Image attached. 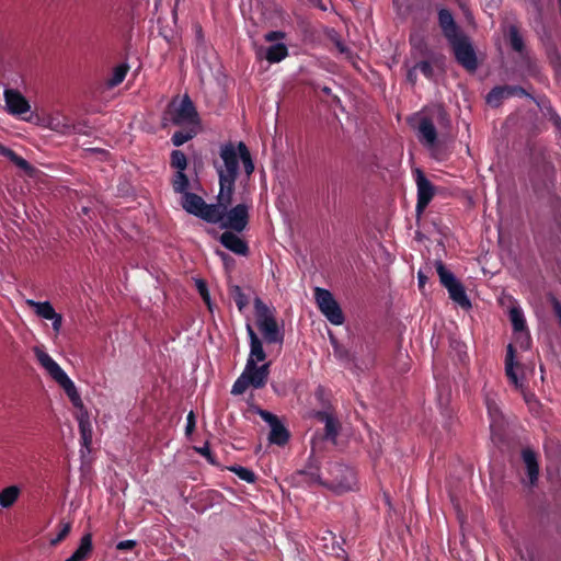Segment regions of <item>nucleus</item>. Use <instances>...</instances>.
<instances>
[{
  "label": "nucleus",
  "mask_w": 561,
  "mask_h": 561,
  "mask_svg": "<svg viewBox=\"0 0 561 561\" xmlns=\"http://www.w3.org/2000/svg\"><path fill=\"white\" fill-rule=\"evenodd\" d=\"M219 157L220 160L214 162L219 179L217 204L208 205L205 203L198 217L208 222L222 226L225 210L232 204L239 160L242 161L248 176L253 173L254 164L248 147L242 141L237 146L232 142L222 145L219 150Z\"/></svg>",
  "instance_id": "1"
},
{
  "label": "nucleus",
  "mask_w": 561,
  "mask_h": 561,
  "mask_svg": "<svg viewBox=\"0 0 561 561\" xmlns=\"http://www.w3.org/2000/svg\"><path fill=\"white\" fill-rule=\"evenodd\" d=\"M245 329L250 339V354L242 374L232 386L231 393L234 396L244 393L249 388H263L270 376V363L257 366L259 362H264L266 358L262 341L251 323H247Z\"/></svg>",
  "instance_id": "2"
},
{
  "label": "nucleus",
  "mask_w": 561,
  "mask_h": 561,
  "mask_svg": "<svg viewBox=\"0 0 561 561\" xmlns=\"http://www.w3.org/2000/svg\"><path fill=\"white\" fill-rule=\"evenodd\" d=\"M33 352L39 365L64 389L72 405L77 409L76 419L78 421V425L89 423L90 417L88 410L83 404L75 382L69 378L59 364L42 347L36 346L33 348Z\"/></svg>",
  "instance_id": "3"
},
{
  "label": "nucleus",
  "mask_w": 561,
  "mask_h": 561,
  "mask_svg": "<svg viewBox=\"0 0 561 561\" xmlns=\"http://www.w3.org/2000/svg\"><path fill=\"white\" fill-rule=\"evenodd\" d=\"M254 309L256 325L264 340L270 344H282L284 341V333L277 324L274 310L266 306L259 297L254 299Z\"/></svg>",
  "instance_id": "4"
},
{
  "label": "nucleus",
  "mask_w": 561,
  "mask_h": 561,
  "mask_svg": "<svg viewBox=\"0 0 561 561\" xmlns=\"http://www.w3.org/2000/svg\"><path fill=\"white\" fill-rule=\"evenodd\" d=\"M164 121L176 126L199 127L198 114L188 95L176 98L169 104Z\"/></svg>",
  "instance_id": "5"
},
{
  "label": "nucleus",
  "mask_w": 561,
  "mask_h": 561,
  "mask_svg": "<svg viewBox=\"0 0 561 561\" xmlns=\"http://www.w3.org/2000/svg\"><path fill=\"white\" fill-rule=\"evenodd\" d=\"M24 121L60 135H70L75 130L70 119L59 110H43L39 113L28 115Z\"/></svg>",
  "instance_id": "6"
},
{
  "label": "nucleus",
  "mask_w": 561,
  "mask_h": 561,
  "mask_svg": "<svg viewBox=\"0 0 561 561\" xmlns=\"http://www.w3.org/2000/svg\"><path fill=\"white\" fill-rule=\"evenodd\" d=\"M322 484L336 494H343L354 490L356 477L350 467L333 463L328 468V477L322 480Z\"/></svg>",
  "instance_id": "7"
},
{
  "label": "nucleus",
  "mask_w": 561,
  "mask_h": 561,
  "mask_svg": "<svg viewBox=\"0 0 561 561\" xmlns=\"http://www.w3.org/2000/svg\"><path fill=\"white\" fill-rule=\"evenodd\" d=\"M534 370L535 365L533 363L520 364L515 360V348L512 344H508L505 355V375L511 385L518 391H524L527 386V373L534 374Z\"/></svg>",
  "instance_id": "8"
},
{
  "label": "nucleus",
  "mask_w": 561,
  "mask_h": 561,
  "mask_svg": "<svg viewBox=\"0 0 561 561\" xmlns=\"http://www.w3.org/2000/svg\"><path fill=\"white\" fill-rule=\"evenodd\" d=\"M314 300L325 319L333 325H342L345 321L343 311L328 289L316 287L314 288Z\"/></svg>",
  "instance_id": "9"
},
{
  "label": "nucleus",
  "mask_w": 561,
  "mask_h": 561,
  "mask_svg": "<svg viewBox=\"0 0 561 561\" xmlns=\"http://www.w3.org/2000/svg\"><path fill=\"white\" fill-rule=\"evenodd\" d=\"M251 203L243 202L234 207L227 208L224 215L222 228L232 229L241 232L245 229L249 221V210Z\"/></svg>",
  "instance_id": "10"
},
{
  "label": "nucleus",
  "mask_w": 561,
  "mask_h": 561,
  "mask_svg": "<svg viewBox=\"0 0 561 561\" xmlns=\"http://www.w3.org/2000/svg\"><path fill=\"white\" fill-rule=\"evenodd\" d=\"M5 110L13 116L21 117L22 119L27 118L26 114L31 113V104L26 98L15 89H5L4 93Z\"/></svg>",
  "instance_id": "11"
},
{
  "label": "nucleus",
  "mask_w": 561,
  "mask_h": 561,
  "mask_svg": "<svg viewBox=\"0 0 561 561\" xmlns=\"http://www.w3.org/2000/svg\"><path fill=\"white\" fill-rule=\"evenodd\" d=\"M450 42L458 62L468 70H474L477 68V58L470 43L466 38H459L458 36L450 39Z\"/></svg>",
  "instance_id": "12"
},
{
  "label": "nucleus",
  "mask_w": 561,
  "mask_h": 561,
  "mask_svg": "<svg viewBox=\"0 0 561 561\" xmlns=\"http://www.w3.org/2000/svg\"><path fill=\"white\" fill-rule=\"evenodd\" d=\"M415 175V182L417 186V204H416V211L422 213L432 198L435 195V187L434 185L427 180L425 174L422 170L415 169L414 170Z\"/></svg>",
  "instance_id": "13"
},
{
  "label": "nucleus",
  "mask_w": 561,
  "mask_h": 561,
  "mask_svg": "<svg viewBox=\"0 0 561 561\" xmlns=\"http://www.w3.org/2000/svg\"><path fill=\"white\" fill-rule=\"evenodd\" d=\"M25 304L34 309L35 313L45 319L50 320L53 323V329L56 333H59L62 325V317L57 313L49 301H35L33 299H26Z\"/></svg>",
  "instance_id": "14"
},
{
  "label": "nucleus",
  "mask_w": 561,
  "mask_h": 561,
  "mask_svg": "<svg viewBox=\"0 0 561 561\" xmlns=\"http://www.w3.org/2000/svg\"><path fill=\"white\" fill-rule=\"evenodd\" d=\"M259 414L271 427L270 442L276 445H284L288 440V432L277 416L264 410H260Z\"/></svg>",
  "instance_id": "15"
},
{
  "label": "nucleus",
  "mask_w": 561,
  "mask_h": 561,
  "mask_svg": "<svg viewBox=\"0 0 561 561\" xmlns=\"http://www.w3.org/2000/svg\"><path fill=\"white\" fill-rule=\"evenodd\" d=\"M255 56L259 60H267L270 64L282 61L288 56V48L284 43H275L268 47L254 46Z\"/></svg>",
  "instance_id": "16"
},
{
  "label": "nucleus",
  "mask_w": 561,
  "mask_h": 561,
  "mask_svg": "<svg viewBox=\"0 0 561 561\" xmlns=\"http://www.w3.org/2000/svg\"><path fill=\"white\" fill-rule=\"evenodd\" d=\"M417 133L420 141L425 147H427L428 149H433L435 147L437 140V133L433 122L428 117L422 116L420 118Z\"/></svg>",
  "instance_id": "17"
},
{
  "label": "nucleus",
  "mask_w": 561,
  "mask_h": 561,
  "mask_svg": "<svg viewBox=\"0 0 561 561\" xmlns=\"http://www.w3.org/2000/svg\"><path fill=\"white\" fill-rule=\"evenodd\" d=\"M221 244L238 255H247L249 247L244 240L231 231H226L220 236Z\"/></svg>",
  "instance_id": "18"
},
{
  "label": "nucleus",
  "mask_w": 561,
  "mask_h": 561,
  "mask_svg": "<svg viewBox=\"0 0 561 561\" xmlns=\"http://www.w3.org/2000/svg\"><path fill=\"white\" fill-rule=\"evenodd\" d=\"M0 156L7 158L18 169L23 171L26 175L32 176V178L36 175L37 170L33 165H31L24 158L18 156L10 148L0 145Z\"/></svg>",
  "instance_id": "19"
},
{
  "label": "nucleus",
  "mask_w": 561,
  "mask_h": 561,
  "mask_svg": "<svg viewBox=\"0 0 561 561\" xmlns=\"http://www.w3.org/2000/svg\"><path fill=\"white\" fill-rule=\"evenodd\" d=\"M524 90L518 87H496L486 96L489 105L499 106L502 100L515 94H523Z\"/></svg>",
  "instance_id": "20"
},
{
  "label": "nucleus",
  "mask_w": 561,
  "mask_h": 561,
  "mask_svg": "<svg viewBox=\"0 0 561 561\" xmlns=\"http://www.w3.org/2000/svg\"><path fill=\"white\" fill-rule=\"evenodd\" d=\"M438 20L445 36L449 41L457 37V26L451 13L448 10L440 9L438 12Z\"/></svg>",
  "instance_id": "21"
},
{
  "label": "nucleus",
  "mask_w": 561,
  "mask_h": 561,
  "mask_svg": "<svg viewBox=\"0 0 561 561\" xmlns=\"http://www.w3.org/2000/svg\"><path fill=\"white\" fill-rule=\"evenodd\" d=\"M181 204L187 213L195 216H199L202 209L205 206V202L202 197L188 192L182 195Z\"/></svg>",
  "instance_id": "22"
},
{
  "label": "nucleus",
  "mask_w": 561,
  "mask_h": 561,
  "mask_svg": "<svg viewBox=\"0 0 561 561\" xmlns=\"http://www.w3.org/2000/svg\"><path fill=\"white\" fill-rule=\"evenodd\" d=\"M21 495L18 485H9L0 491V511L12 507Z\"/></svg>",
  "instance_id": "23"
},
{
  "label": "nucleus",
  "mask_w": 561,
  "mask_h": 561,
  "mask_svg": "<svg viewBox=\"0 0 561 561\" xmlns=\"http://www.w3.org/2000/svg\"><path fill=\"white\" fill-rule=\"evenodd\" d=\"M92 551V536L85 534L77 550L65 561H85Z\"/></svg>",
  "instance_id": "24"
},
{
  "label": "nucleus",
  "mask_w": 561,
  "mask_h": 561,
  "mask_svg": "<svg viewBox=\"0 0 561 561\" xmlns=\"http://www.w3.org/2000/svg\"><path fill=\"white\" fill-rule=\"evenodd\" d=\"M522 455H523V460H524L526 469H527V474H528L529 481L531 484H534L537 481L538 473H539L536 455L530 449L523 450Z\"/></svg>",
  "instance_id": "25"
},
{
  "label": "nucleus",
  "mask_w": 561,
  "mask_h": 561,
  "mask_svg": "<svg viewBox=\"0 0 561 561\" xmlns=\"http://www.w3.org/2000/svg\"><path fill=\"white\" fill-rule=\"evenodd\" d=\"M450 298L463 309H469L471 302L467 297L463 286L461 283H456L447 288Z\"/></svg>",
  "instance_id": "26"
},
{
  "label": "nucleus",
  "mask_w": 561,
  "mask_h": 561,
  "mask_svg": "<svg viewBox=\"0 0 561 561\" xmlns=\"http://www.w3.org/2000/svg\"><path fill=\"white\" fill-rule=\"evenodd\" d=\"M128 69H129V67L127 64H119L116 67H114L107 81H106L107 87L114 88V87L121 84L124 81V79L128 72Z\"/></svg>",
  "instance_id": "27"
},
{
  "label": "nucleus",
  "mask_w": 561,
  "mask_h": 561,
  "mask_svg": "<svg viewBox=\"0 0 561 561\" xmlns=\"http://www.w3.org/2000/svg\"><path fill=\"white\" fill-rule=\"evenodd\" d=\"M185 129L180 130L173 134L172 136V142L174 146L179 147L185 144L186 141L191 140L199 130V127H193V126H183Z\"/></svg>",
  "instance_id": "28"
},
{
  "label": "nucleus",
  "mask_w": 561,
  "mask_h": 561,
  "mask_svg": "<svg viewBox=\"0 0 561 561\" xmlns=\"http://www.w3.org/2000/svg\"><path fill=\"white\" fill-rule=\"evenodd\" d=\"M510 318L513 324L514 332H522L526 330V321L520 308L513 307L510 310Z\"/></svg>",
  "instance_id": "29"
},
{
  "label": "nucleus",
  "mask_w": 561,
  "mask_h": 561,
  "mask_svg": "<svg viewBox=\"0 0 561 561\" xmlns=\"http://www.w3.org/2000/svg\"><path fill=\"white\" fill-rule=\"evenodd\" d=\"M317 416L321 422L325 423L327 436L330 438H335V436L337 434V426H336L335 419L328 412H319L317 414Z\"/></svg>",
  "instance_id": "30"
},
{
  "label": "nucleus",
  "mask_w": 561,
  "mask_h": 561,
  "mask_svg": "<svg viewBox=\"0 0 561 561\" xmlns=\"http://www.w3.org/2000/svg\"><path fill=\"white\" fill-rule=\"evenodd\" d=\"M435 265H436V271H437V274L439 276L440 283L446 288H448L449 286L458 283V280L454 276V274L450 271H448L440 261H437L435 263Z\"/></svg>",
  "instance_id": "31"
},
{
  "label": "nucleus",
  "mask_w": 561,
  "mask_h": 561,
  "mask_svg": "<svg viewBox=\"0 0 561 561\" xmlns=\"http://www.w3.org/2000/svg\"><path fill=\"white\" fill-rule=\"evenodd\" d=\"M172 185L176 193H181L182 195L187 193L190 182L184 171H176L172 181Z\"/></svg>",
  "instance_id": "32"
},
{
  "label": "nucleus",
  "mask_w": 561,
  "mask_h": 561,
  "mask_svg": "<svg viewBox=\"0 0 561 561\" xmlns=\"http://www.w3.org/2000/svg\"><path fill=\"white\" fill-rule=\"evenodd\" d=\"M230 295L234 300L239 311H243L249 304L248 297L243 294L241 287L234 285L230 287Z\"/></svg>",
  "instance_id": "33"
},
{
  "label": "nucleus",
  "mask_w": 561,
  "mask_h": 561,
  "mask_svg": "<svg viewBox=\"0 0 561 561\" xmlns=\"http://www.w3.org/2000/svg\"><path fill=\"white\" fill-rule=\"evenodd\" d=\"M171 165L176 171H184L187 167V159L181 150H173L171 153Z\"/></svg>",
  "instance_id": "34"
},
{
  "label": "nucleus",
  "mask_w": 561,
  "mask_h": 561,
  "mask_svg": "<svg viewBox=\"0 0 561 561\" xmlns=\"http://www.w3.org/2000/svg\"><path fill=\"white\" fill-rule=\"evenodd\" d=\"M230 471L234 472L241 480L252 483L255 481V474L252 470L241 467V466H233L229 468Z\"/></svg>",
  "instance_id": "35"
},
{
  "label": "nucleus",
  "mask_w": 561,
  "mask_h": 561,
  "mask_svg": "<svg viewBox=\"0 0 561 561\" xmlns=\"http://www.w3.org/2000/svg\"><path fill=\"white\" fill-rule=\"evenodd\" d=\"M79 431H80V435H81V439H82V445L85 448H89L92 443V434H93L91 422L80 424Z\"/></svg>",
  "instance_id": "36"
},
{
  "label": "nucleus",
  "mask_w": 561,
  "mask_h": 561,
  "mask_svg": "<svg viewBox=\"0 0 561 561\" xmlns=\"http://www.w3.org/2000/svg\"><path fill=\"white\" fill-rule=\"evenodd\" d=\"M515 343L519 345L523 350H528L530 347V336L527 331L515 332Z\"/></svg>",
  "instance_id": "37"
},
{
  "label": "nucleus",
  "mask_w": 561,
  "mask_h": 561,
  "mask_svg": "<svg viewBox=\"0 0 561 561\" xmlns=\"http://www.w3.org/2000/svg\"><path fill=\"white\" fill-rule=\"evenodd\" d=\"M510 39L515 50L520 51L523 49V39L515 27H511L510 30Z\"/></svg>",
  "instance_id": "38"
},
{
  "label": "nucleus",
  "mask_w": 561,
  "mask_h": 561,
  "mask_svg": "<svg viewBox=\"0 0 561 561\" xmlns=\"http://www.w3.org/2000/svg\"><path fill=\"white\" fill-rule=\"evenodd\" d=\"M485 402H486L488 411L492 417L491 426H493L494 423H496L500 420V411L497 409L496 403L493 400H491L490 398L486 397Z\"/></svg>",
  "instance_id": "39"
},
{
  "label": "nucleus",
  "mask_w": 561,
  "mask_h": 561,
  "mask_svg": "<svg viewBox=\"0 0 561 561\" xmlns=\"http://www.w3.org/2000/svg\"><path fill=\"white\" fill-rule=\"evenodd\" d=\"M332 41L340 54L344 55L346 59L352 60L353 55L350 49L337 38L335 35L332 36Z\"/></svg>",
  "instance_id": "40"
},
{
  "label": "nucleus",
  "mask_w": 561,
  "mask_h": 561,
  "mask_svg": "<svg viewBox=\"0 0 561 561\" xmlns=\"http://www.w3.org/2000/svg\"><path fill=\"white\" fill-rule=\"evenodd\" d=\"M196 287H197L201 296L203 297L204 301L207 304L208 308L211 310L209 294H208L206 284L202 279H197Z\"/></svg>",
  "instance_id": "41"
},
{
  "label": "nucleus",
  "mask_w": 561,
  "mask_h": 561,
  "mask_svg": "<svg viewBox=\"0 0 561 561\" xmlns=\"http://www.w3.org/2000/svg\"><path fill=\"white\" fill-rule=\"evenodd\" d=\"M70 528H71V526H70L69 523L64 524L61 529H60V531H59V534L56 536V538L50 540V543L51 545H57L61 540H64L68 536V534L70 533Z\"/></svg>",
  "instance_id": "42"
},
{
  "label": "nucleus",
  "mask_w": 561,
  "mask_h": 561,
  "mask_svg": "<svg viewBox=\"0 0 561 561\" xmlns=\"http://www.w3.org/2000/svg\"><path fill=\"white\" fill-rule=\"evenodd\" d=\"M523 394V398L525 402L528 404V407L534 410L538 405V401L536 397L527 391V386L524 388V391H519Z\"/></svg>",
  "instance_id": "43"
},
{
  "label": "nucleus",
  "mask_w": 561,
  "mask_h": 561,
  "mask_svg": "<svg viewBox=\"0 0 561 561\" xmlns=\"http://www.w3.org/2000/svg\"><path fill=\"white\" fill-rule=\"evenodd\" d=\"M285 37V33L279 31H272L264 35V39L268 43H273L279 39H283Z\"/></svg>",
  "instance_id": "44"
},
{
  "label": "nucleus",
  "mask_w": 561,
  "mask_h": 561,
  "mask_svg": "<svg viewBox=\"0 0 561 561\" xmlns=\"http://www.w3.org/2000/svg\"><path fill=\"white\" fill-rule=\"evenodd\" d=\"M417 68L421 70V72L426 77L431 78L433 76V69L430 62L427 61H421L417 65Z\"/></svg>",
  "instance_id": "45"
},
{
  "label": "nucleus",
  "mask_w": 561,
  "mask_h": 561,
  "mask_svg": "<svg viewBox=\"0 0 561 561\" xmlns=\"http://www.w3.org/2000/svg\"><path fill=\"white\" fill-rule=\"evenodd\" d=\"M195 428V416L194 413L191 411L186 417V427L185 432L187 435H190Z\"/></svg>",
  "instance_id": "46"
},
{
  "label": "nucleus",
  "mask_w": 561,
  "mask_h": 561,
  "mask_svg": "<svg viewBox=\"0 0 561 561\" xmlns=\"http://www.w3.org/2000/svg\"><path fill=\"white\" fill-rule=\"evenodd\" d=\"M136 545L137 542L135 540H123L116 545V548L118 550H131L136 547Z\"/></svg>",
  "instance_id": "47"
},
{
  "label": "nucleus",
  "mask_w": 561,
  "mask_h": 561,
  "mask_svg": "<svg viewBox=\"0 0 561 561\" xmlns=\"http://www.w3.org/2000/svg\"><path fill=\"white\" fill-rule=\"evenodd\" d=\"M416 69H417V66L413 67L412 69H410L407 73V79L408 81L411 83V84H414L415 81H416Z\"/></svg>",
  "instance_id": "48"
},
{
  "label": "nucleus",
  "mask_w": 561,
  "mask_h": 561,
  "mask_svg": "<svg viewBox=\"0 0 561 561\" xmlns=\"http://www.w3.org/2000/svg\"><path fill=\"white\" fill-rule=\"evenodd\" d=\"M552 307H553L554 313L558 317L559 322L561 324V304L557 299H553Z\"/></svg>",
  "instance_id": "49"
},
{
  "label": "nucleus",
  "mask_w": 561,
  "mask_h": 561,
  "mask_svg": "<svg viewBox=\"0 0 561 561\" xmlns=\"http://www.w3.org/2000/svg\"><path fill=\"white\" fill-rule=\"evenodd\" d=\"M411 43H412L414 48H419L421 50V48H422V41L421 39L412 37L411 38Z\"/></svg>",
  "instance_id": "50"
},
{
  "label": "nucleus",
  "mask_w": 561,
  "mask_h": 561,
  "mask_svg": "<svg viewBox=\"0 0 561 561\" xmlns=\"http://www.w3.org/2000/svg\"><path fill=\"white\" fill-rule=\"evenodd\" d=\"M425 282H426V276L423 275L422 272H419V284H420V287H423Z\"/></svg>",
  "instance_id": "51"
},
{
  "label": "nucleus",
  "mask_w": 561,
  "mask_h": 561,
  "mask_svg": "<svg viewBox=\"0 0 561 561\" xmlns=\"http://www.w3.org/2000/svg\"><path fill=\"white\" fill-rule=\"evenodd\" d=\"M324 393V390L322 388H318L316 391L317 397L321 398Z\"/></svg>",
  "instance_id": "52"
},
{
  "label": "nucleus",
  "mask_w": 561,
  "mask_h": 561,
  "mask_svg": "<svg viewBox=\"0 0 561 561\" xmlns=\"http://www.w3.org/2000/svg\"><path fill=\"white\" fill-rule=\"evenodd\" d=\"M217 254L222 259V260H226L227 255L226 253L221 252V251H217Z\"/></svg>",
  "instance_id": "53"
},
{
  "label": "nucleus",
  "mask_w": 561,
  "mask_h": 561,
  "mask_svg": "<svg viewBox=\"0 0 561 561\" xmlns=\"http://www.w3.org/2000/svg\"><path fill=\"white\" fill-rule=\"evenodd\" d=\"M437 113L439 116L444 117L445 116V112L440 108V107H437Z\"/></svg>",
  "instance_id": "54"
},
{
  "label": "nucleus",
  "mask_w": 561,
  "mask_h": 561,
  "mask_svg": "<svg viewBox=\"0 0 561 561\" xmlns=\"http://www.w3.org/2000/svg\"><path fill=\"white\" fill-rule=\"evenodd\" d=\"M556 124H557L558 126H560V125H561L560 118H558V119L556 121Z\"/></svg>",
  "instance_id": "55"
}]
</instances>
